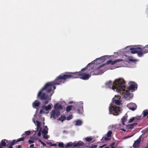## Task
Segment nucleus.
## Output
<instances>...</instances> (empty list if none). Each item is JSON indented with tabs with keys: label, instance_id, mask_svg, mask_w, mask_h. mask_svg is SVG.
<instances>
[{
	"label": "nucleus",
	"instance_id": "nucleus-1",
	"mask_svg": "<svg viewBox=\"0 0 148 148\" xmlns=\"http://www.w3.org/2000/svg\"><path fill=\"white\" fill-rule=\"evenodd\" d=\"M123 67H131L130 66L122 65L116 66L115 65H87L82 69L81 72H86L88 74L81 73V72H71L72 78H80L84 80L88 79L91 75H101L108 70H112L116 68Z\"/></svg>",
	"mask_w": 148,
	"mask_h": 148
},
{
	"label": "nucleus",
	"instance_id": "nucleus-2",
	"mask_svg": "<svg viewBox=\"0 0 148 148\" xmlns=\"http://www.w3.org/2000/svg\"><path fill=\"white\" fill-rule=\"evenodd\" d=\"M125 84V81L123 78H120L116 79L112 84L110 80L107 82L105 86L107 88H111L114 91L120 93L121 95V97L125 100H130L133 97V95L130 92L129 90H126Z\"/></svg>",
	"mask_w": 148,
	"mask_h": 148
},
{
	"label": "nucleus",
	"instance_id": "nucleus-3",
	"mask_svg": "<svg viewBox=\"0 0 148 148\" xmlns=\"http://www.w3.org/2000/svg\"><path fill=\"white\" fill-rule=\"evenodd\" d=\"M72 78L71 74L69 75H64L63 76H59L54 81L51 82L46 84L44 87L40 90L38 93V97H40V94L42 91L46 90L48 92H51L52 88L53 90L56 88L54 85H60L64 82L65 80L67 79ZM54 90H53V91Z\"/></svg>",
	"mask_w": 148,
	"mask_h": 148
},
{
	"label": "nucleus",
	"instance_id": "nucleus-4",
	"mask_svg": "<svg viewBox=\"0 0 148 148\" xmlns=\"http://www.w3.org/2000/svg\"><path fill=\"white\" fill-rule=\"evenodd\" d=\"M120 98L119 95H115V97L112 99V102L110 105L109 108V113L113 114L114 115H118L121 112V109L119 107H116L115 105V103L117 105H120L121 103L120 101Z\"/></svg>",
	"mask_w": 148,
	"mask_h": 148
},
{
	"label": "nucleus",
	"instance_id": "nucleus-5",
	"mask_svg": "<svg viewBox=\"0 0 148 148\" xmlns=\"http://www.w3.org/2000/svg\"><path fill=\"white\" fill-rule=\"evenodd\" d=\"M54 110H53L50 112V114L51 117L55 119L60 115V111L62 109L63 107L61 104L57 103L54 105Z\"/></svg>",
	"mask_w": 148,
	"mask_h": 148
},
{
	"label": "nucleus",
	"instance_id": "nucleus-6",
	"mask_svg": "<svg viewBox=\"0 0 148 148\" xmlns=\"http://www.w3.org/2000/svg\"><path fill=\"white\" fill-rule=\"evenodd\" d=\"M51 91L48 92L47 91L45 90L43 91H42L41 92L40 94V97H38H38L40 98L42 100L47 99L45 101L44 103L45 104H47L51 100V97L53 93L54 92L53 91L52 93H51Z\"/></svg>",
	"mask_w": 148,
	"mask_h": 148
},
{
	"label": "nucleus",
	"instance_id": "nucleus-7",
	"mask_svg": "<svg viewBox=\"0 0 148 148\" xmlns=\"http://www.w3.org/2000/svg\"><path fill=\"white\" fill-rule=\"evenodd\" d=\"M110 56L105 55L97 58L91 62L88 63L87 65H100L105 62L106 60L110 59Z\"/></svg>",
	"mask_w": 148,
	"mask_h": 148
},
{
	"label": "nucleus",
	"instance_id": "nucleus-8",
	"mask_svg": "<svg viewBox=\"0 0 148 148\" xmlns=\"http://www.w3.org/2000/svg\"><path fill=\"white\" fill-rule=\"evenodd\" d=\"M36 114L34 115V117L32 119V121L35 125L37 126V128L36 130L34 131L35 132V134L36 132L38 131V135L39 136H40L41 135V131L42 128L41 127V123L37 121L36 120V121H35V118Z\"/></svg>",
	"mask_w": 148,
	"mask_h": 148
},
{
	"label": "nucleus",
	"instance_id": "nucleus-9",
	"mask_svg": "<svg viewBox=\"0 0 148 148\" xmlns=\"http://www.w3.org/2000/svg\"><path fill=\"white\" fill-rule=\"evenodd\" d=\"M138 49L140 50L138 53V56L139 57H142L143 55L148 52V45H145L143 48L138 47Z\"/></svg>",
	"mask_w": 148,
	"mask_h": 148
},
{
	"label": "nucleus",
	"instance_id": "nucleus-10",
	"mask_svg": "<svg viewBox=\"0 0 148 148\" xmlns=\"http://www.w3.org/2000/svg\"><path fill=\"white\" fill-rule=\"evenodd\" d=\"M83 102L82 101L75 103L76 106L80 107V108L77 110L78 113L79 114H82L83 112Z\"/></svg>",
	"mask_w": 148,
	"mask_h": 148
},
{
	"label": "nucleus",
	"instance_id": "nucleus-11",
	"mask_svg": "<svg viewBox=\"0 0 148 148\" xmlns=\"http://www.w3.org/2000/svg\"><path fill=\"white\" fill-rule=\"evenodd\" d=\"M129 89L133 92L137 89V84L133 82H129Z\"/></svg>",
	"mask_w": 148,
	"mask_h": 148
},
{
	"label": "nucleus",
	"instance_id": "nucleus-12",
	"mask_svg": "<svg viewBox=\"0 0 148 148\" xmlns=\"http://www.w3.org/2000/svg\"><path fill=\"white\" fill-rule=\"evenodd\" d=\"M123 60L120 59H116L113 61L110 60H108L106 63L103 64L101 65H114L117 62H119Z\"/></svg>",
	"mask_w": 148,
	"mask_h": 148
},
{
	"label": "nucleus",
	"instance_id": "nucleus-13",
	"mask_svg": "<svg viewBox=\"0 0 148 148\" xmlns=\"http://www.w3.org/2000/svg\"><path fill=\"white\" fill-rule=\"evenodd\" d=\"M127 106L129 109L132 111L135 110L136 108V104L133 103H131L127 105Z\"/></svg>",
	"mask_w": 148,
	"mask_h": 148
},
{
	"label": "nucleus",
	"instance_id": "nucleus-14",
	"mask_svg": "<svg viewBox=\"0 0 148 148\" xmlns=\"http://www.w3.org/2000/svg\"><path fill=\"white\" fill-rule=\"evenodd\" d=\"M84 143L82 141H79L77 142H74V145H73L74 148L77 147H79L83 145Z\"/></svg>",
	"mask_w": 148,
	"mask_h": 148
},
{
	"label": "nucleus",
	"instance_id": "nucleus-15",
	"mask_svg": "<svg viewBox=\"0 0 148 148\" xmlns=\"http://www.w3.org/2000/svg\"><path fill=\"white\" fill-rule=\"evenodd\" d=\"M40 105V103L38 100H36L32 103V106L34 108H36L38 109Z\"/></svg>",
	"mask_w": 148,
	"mask_h": 148
},
{
	"label": "nucleus",
	"instance_id": "nucleus-16",
	"mask_svg": "<svg viewBox=\"0 0 148 148\" xmlns=\"http://www.w3.org/2000/svg\"><path fill=\"white\" fill-rule=\"evenodd\" d=\"M9 141L6 139H3L1 140L0 144V148H2L3 147L5 146L6 145L7 143H8Z\"/></svg>",
	"mask_w": 148,
	"mask_h": 148
},
{
	"label": "nucleus",
	"instance_id": "nucleus-17",
	"mask_svg": "<svg viewBox=\"0 0 148 148\" xmlns=\"http://www.w3.org/2000/svg\"><path fill=\"white\" fill-rule=\"evenodd\" d=\"M141 136H140L137 140H136L133 144V146L134 147H137L140 142Z\"/></svg>",
	"mask_w": 148,
	"mask_h": 148
},
{
	"label": "nucleus",
	"instance_id": "nucleus-18",
	"mask_svg": "<svg viewBox=\"0 0 148 148\" xmlns=\"http://www.w3.org/2000/svg\"><path fill=\"white\" fill-rule=\"evenodd\" d=\"M52 106V104H50L48 105L47 106H42V109L43 110H45L46 111H47L51 110V108Z\"/></svg>",
	"mask_w": 148,
	"mask_h": 148
},
{
	"label": "nucleus",
	"instance_id": "nucleus-19",
	"mask_svg": "<svg viewBox=\"0 0 148 148\" xmlns=\"http://www.w3.org/2000/svg\"><path fill=\"white\" fill-rule=\"evenodd\" d=\"M74 145V142H70L67 143L66 145H64L65 148H68L69 147H71L73 148H75L73 145Z\"/></svg>",
	"mask_w": 148,
	"mask_h": 148
},
{
	"label": "nucleus",
	"instance_id": "nucleus-20",
	"mask_svg": "<svg viewBox=\"0 0 148 148\" xmlns=\"http://www.w3.org/2000/svg\"><path fill=\"white\" fill-rule=\"evenodd\" d=\"M138 49H138V47L136 48H131L130 49L132 53L133 54L137 53L138 55V52L140 51Z\"/></svg>",
	"mask_w": 148,
	"mask_h": 148
},
{
	"label": "nucleus",
	"instance_id": "nucleus-21",
	"mask_svg": "<svg viewBox=\"0 0 148 148\" xmlns=\"http://www.w3.org/2000/svg\"><path fill=\"white\" fill-rule=\"evenodd\" d=\"M140 118V116L138 117H135L131 118L130 119L129 121V122L130 123H132L133 121H137Z\"/></svg>",
	"mask_w": 148,
	"mask_h": 148
},
{
	"label": "nucleus",
	"instance_id": "nucleus-22",
	"mask_svg": "<svg viewBox=\"0 0 148 148\" xmlns=\"http://www.w3.org/2000/svg\"><path fill=\"white\" fill-rule=\"evenodd\" d=\"M48 128L47 126H45L44 128L42 130V133L43 134H47L48 133Z\"/></svg>",
	"mask_w": 148,
	"mask_h": 148
},
{
	"label": "nucleus",
	"instance_id": "nucleus-23",
	"mask_svg": "<svg viewBox=\"0 0 148 148\" xmlns=\"http://www.w3.org/2000/svg\"><path fill=\"white\" fill-rule=\"evenodd\" d=\"M94 139V138L92 136L88 137L83 139L85 140L86 142H89L92 141Z\"/></svg>",
	"mask_w": 148,
	"mask_h": 148
},
{
	"label": "nucleus",
	"instance_id": "nucleus-24",
	"mask_svg": "<svg viewBox=\"0 0 148 148\" xmlns=\"http://www.w3.org/2000/svg\"><path fill=\"white\" fill-rule=\"evenodd\" d=\"M32 132V131H25V133L22 135V136L23 137L24 135L26 136H28Z\"/></svg>",
	"mask_w": 148,
	"mask_h": 148
},
{
	"label": "nucleus",
	"instance_id": "nucleus-25",
	"mask_svg": "<svg viewBox=\"0 0 148 148\" xmlns=\"http://www.w3.org/2000/svg\"><path fill=\"white\" fill-rule=\"evenodd\" d=\"M137 124V123H135L133 124H130L127 125V127L128 129H132L134 125H136Z\"/></svg>",
	"mask_w": 148,
	"mask_h": 148
},
{
	"label": "nucleus",
	"instance_id": "nucleus-26",
	"mask_svg": "<svg viewBox=\"0 0 148 148\" xmlns=\"http://www.w3.org/2000/svg\"><path fill=\"white\" fill-rule=\"evenodd\" d=\"M75 125H80L82 124V121L80 120H77L75 122Z\"/></svg>",
	"mask_w": 148,
	"mask_h": 148
},
{
	"label": "nucleus",
	"instance_id": "nucleus-27",
	"mask_svg": "<svg viewBox=\"0 0 148 148\" xmlns=\"http://www.w3.org/2000/svg\"><path fill=\"white\" fill-rule=\"evenodd\" d=\"M66 119V116H61L58 120L60 121H61L63 122Z\"/></svg>",
	"mask_w": 148,
	"mask_h": 148
},
{
	"label": "nucleus",
	"instance_id": "nucleus-28",
	"mask_svg": "<svg viewBox=\"0 0 148 148\" xmlns=\"http://www.w3.org/2000/svg\"><path fill=\"white\" fill-rule=\"evenodd\" d=\"M144 117L148 115V110H145L143 112Z\"/></svg>",
	"mask_w": 148,
	"mask_h": 148
},
{
	"label": "nucleus",
	"instance_id": "nucleus-29",
	"mask_svg": "<svg viewBox=\"0 0 148 148\" xmlns=\"http://www.w3.org/2000/svg\"><path fill=\"white\" fill-rule=\"evenodd\" d=\"M72 106H69L67 107L66 108V111L68 112H69L71 109Z\"/></svg>",
	"mask_w": 148,
	"mask_h": 148
},
{
	"label": "nucleus",
	"instance_id": "nucleus-30",
	"mask_svg": "<svg viewBox=\"0 0 148 148\" xmlns=\"http://www.w3.org/2000/svg\"><path fill=\"white\" fill-rule=\"evenodd\" d=\"M126 121V118L125 116H123L121 119V123L122 124L125 125V122Z\"/></svg>",
	"mask_w": 148,
	"mask_h": 148
},
{
	"label": "nucleus",
	"instance_id": "nucleus-31",
	"mask_svg": "<svg viewBox=\"0 0 148 148\" xmlns=\"http://www.w3.org/2000/svg\"><path fill=\"white\" fill-rule=\"evenodd\" d=\"M9 142L10 141H9ZM16 140H13L12 142H9L8 143H9V144H10L11 145H12V146L14 145L15 143H16Z\"/></svg>",
	"mask_w": 148,
	"mask_h": 148
},
{
	"label": "nucleus",
	"instance_id": "nucleus-32",
	"mask_svg": "<svg viewBox=\"0 0 148 148\" xmlns=\"http://www.w3.org/2000/svg\"><path fill=\"white\" fill-rule=\"evenodd\" d=\"M112 134V132L111 131H108V133L106 134V136L108 137H110L111 136Z\"/></svg>",
	"mask_w": 148,
	"mask_h": 148
},
{
	"label": "nucleus",
	"instance_id": "nucleus-33",
	"mask_svg": "<svg viewBox=\"0 0 148 148\" xmlns=\"http://www.w3.org/2000/svg\"><path fill=\"white\" fill-rule=\"evenodd\" d=\"M103 140H104L106 141H108L110 140V138L109 137H103L102 139Z\"/></svg>",
	"mask_w": 148,
	"mask_h": 148
},
{
	"label": "nucleus",
	"instance_id": "nucleus-34",
	"mask_svg": "<svg viewBox=\"0 0 148 148\" xmlns=\"http://www.w3.org/2000/svg\"><path fill=\"white\" fill-rule=\"evenodd\" d=\"M24 138H25L23 137L20 138H19L16 141L17 142H18L19 141H23L24 140Z\"/></svg>",
	"mask_w": 148,
	"mask_h": 148
},
{
	"label": "nucleus",
	"instance_id": "nucleus-35",
	"mask_svg": "<svg viewBox=\"0 0 148 148\" xmlns=\"http://www.w3.org/2000/svg\"><path fill=\"white\" fill-rule=\"evenodd\" d=\"M58 146L61 147H64L63 143L62 142L59 143Z\"/></svg>",
	"mask_w": 148,
	"mask_h": 148
},
{
	"label": "nucleus",
	"instance_id": "nucleus-36",
	"mask_svg": "<svg viewBox=\"0 0 148 148\" xmlns=\"http://www.w3.org/2000/svg\"><path fill=\"white\" fill-rule=\"evenodd\" d=\"M129 60L131 62H136L138 61V60L136 59H129Z\"/></svg>",
	"mask_w": 148,
	"mask_h": 148
},
{
	"label": "nucleus",
	"instance_id": "nucleus-37",
	"mask_svg": "<svg viewBox=\"0 0 148 148\" xmlns=\"http://www.w3.org/2000/svg\"><path fill=\"white\" fill-rule=\"evenodd\" d=\"M72 118V115H69V116H68L67 118L66 119L68 120H70V119H71Z\"/></svg>",
	"mask_w": 148,
	"mask_h": 148
},
{
	"label": "nucleus",
	"instance_id": "nucleus-38",
	"mask_svg": "<svg viewBox=\"0 0 148 148\" xmlns=\"http://www.w3.org/2000/svg\"><path fill=\"white\" fill-rule=\"evenodd\" d=\"M97 146L96 145H92L89 147L90 148H97Z\"/></svg>",
	"mask_w": 148,
	"mask_h": 148
},
{
	"label": "nucleus",
	"instance_id": "nucleus-39",
	"mask_svg": "<svg viewBox=\"0 0 148 148\" xmlns=\"http://www.w3.org/2000/svg\"><path fill=\"white\" fill-rule=\"evenodd\" d=\"M43 136L44 138L46 139H48V135L47 134H44Z\"/></svg>",
	"mask_w": 148,
	"mask_h": 148
},
{
	"label": "nucleus",
	"instance_id": "nucleus-40",
	"mask_svg": "<svg viewBox=\"0 0 148 148\" xmlns=\"http://www.w3.org/2000/svg\"><path fill=\"white\" fill-rule=\"evenodd\" d=\"M29 144H31L32 143H33L34 142V140H29Z\"/></svg>",
	"mask_w": 148,
	"mask_h": 148
},
{
	"label": "nucleus",
	"instance_id": "nucleus-41",
	"mask_svg": "<svg viewBox=\"0 0 148 148\" xmlns=\"http://www.w3.org/2000/svg\"><path fill=\"white\" fill-rule=\"evenodd\" d=\"M133 136L132 135L131 136H125L124 137H123V138L124 139H125L128 138H130V137H132Z\"/></svg>",
	"mask_w": 148,
	"mask_h": 148
},
{
	"label": "nucleus",
	"instance_id": "nucleus-42",
	"mask_svg": "<svg viewBox=\"0 0 148 148\" xmlns=\"http://www.w3.org/2000/svg\"><path fill=\"white\" fill-rule=\"evenodd\" d=\"M48 144H49L51 146H56L57 145L56 144H49V143H48Z\"/></svg>",
	"mask_w": 148,
	"mask_h": 148
},
{
	"label": "nucleus",
	"instance_id": "nucleus-43",
	"mask_svg": "<svg viewBox=\"0 0 148 148\" xmlns=\"http://www.w3.org/2000/svg\"><path fill=\"white\" fill-rule=\"evenodd\" d=\"M8 143V148H12V145H11L10 144H9V143Z\"/></svg>",
	"mask_w": 148,
	"mask_h": 148
},
{
	"label": "nucleus",
	"instance_id": "nucleus-44",
	"mask_svg": "<svg viewBox=\"0 0 148 148\" xmlns=\"http://www.w3.org/2000/svg\"><path fill=\"white\" fill-rule=\"evenodd\" d=\"M41 143L44 146H46V145L45 144V143H43V142H41Z\"/></svg>",
	"mask_w": 148,
	"mask_h": 148
},
{
	"label": "nucleus",
	"instance_id": "nucleus-45",
	"mask_svg": "<svg viewBox=\"0 0 148 148\" xmlns=\"http://www.w3.org/2000/svg\"><path fill=\"white\" fill-rule=\"evenodd\" d=\"M44 113V111H43V110H41L40 111V114H42L43 113Z\"/></svg>",
	"mask_w": 148,
	"mask_h": 148
},
{
	"label": "nucleus",
	"instance_id": "nucleus-46",
	"mask_svg": "<svg viewBox=\"0 0 148 148\" xmlns=\"http://www.w3.org/2000/svg\"><path fill=\"white\" fill-rule=\"evenodd\" d=\"M121 130L123 131L124 132H125L126 131V130L125 129H121Z\"/></svg>",
	"mask_w": 148,
	"mask_h": 148
},
{
	"label": "nucleus",
	"instance_id": "nucleus-47",
	"mask_svg": "<svg viewBox=\"0 0 148 148\" xmlns=\"http://www.w3.org/2000/svg\"><path fill=\"white\" fill-rule=\"evenodd\" d=\"M114 143H112L110 145V146L112 147H113L112 146L113 145H114Z\"/></svg>",
	"mask_w": 148,
	"mask_h": 148
},
{
	"label": "nucleus",
	"instance_id": "nucleus-48",
	"mask_svg": "<svg viewBox=\"0 0 148 148\" xmlns=\"http://www.w3.org/2000/svg\"><path fill=\"white\" fill-rule=\"evenodd\" d=\"M34 146V145H33V144L32 145L30 146V147H33Z\"/></svg>",
	"mask_w": 148,
	"mask_h": 148
},
{
	"label": "nucleus",
	"instance_id": "nucleus-49",
	"mask_svg": "<svg viewBox=\"0 0 148 148\" xmlns=\"http://www.w3.org/2000/svg\"><path fill=\"white\" fill-rule=\"evenodd\" d=\"M104 146H105V145H102V146H100V148H103V147Z\"/></svg>",
	"mask_w": 148,
	"mask_h": 148
},
{
	"label": "nucleus",
	"instance_id": "nucleus-50",
	"mask_svg": "<svg viewBox=\"0 0 148 148\" xmlns=\"http://www.w3.org/2000/svg\"><path fill=\"white\" fill-rule=\"evenodd\" d=\"M73 103V101H70L69 102V104H71Z\"/></svg>",
	"mask_w": 148,
	"mask_h": 148
},
{
	"label": "nucleus",
	"instance_id": "nucleus-51",
	"mask_svg": "<svg viewBox=\"0 0 148 148\" xmlns=\"http://www.w3.org/2000/svg\"><path fill=\"white\" fill-rule=\"evenodd\" d=\"M21 147V145H19L18 147V148H20Z\"/></svg>",
	"mask_w": 148,
	"mask_h": 148
},
{
	"label": "nucleus",
	"instance_id": "nucleus-52",
	"mask_svg": "<svg viewBox=\"0 0 148 148\" xmlns=\"http://www.w3.org/2000/svg\"><path fill=\"white\" fill-rule=\"evenodd\" d=\"M39 141L41 143V142H42V141L41 140H40V139H39Z\"/></svg>",
	"mask_w": 148,
	"mask_h": 148
},
{
	"label": "nucleus",
	"instance_id": "nucleus-53",
	"mask_svg": "<svg viewBox=\"0 0 148 148\" xmlns=\"http://www.w3.org/2000/svg\"><path fill=\"white\" fill-rule=\"evenodd\" d=\"M66 132V131L65 130H64L63 131V133H65Z\"/></svg>",
	"mask_w": 148,
	"mask_h": 148
},
{
	"label": "nucleus",
	"instance_id": "nucleus-54",
	"mask_svg": "<svg viewBox=\"0 0 148 148\" xmlns=\"http://www.w3.org/2000/svg\"><path fill=\"white\" fill-rule=\"evenodd\" d=\"M104 148H110L108 147H105Z\"/></svg>",
	"mask_w": 148,
	"mask_h": 148
},
{
	"label": "nucleus",
	"instance_id": "nucleus-55",
	"mask_svg": "<svg viewBox=\"0 0 148 148\" xmlns=\"http://www.w3.org/2000/svg\"><path fill=\"white\" fill-rule=\"evenodd\" d=\"M145 148H148V146H147V147H145Z\"/></svg>",
	"mask_w": 148,
	"mask_h": 148
},
{
	"label": "nucleus",
	"instance_id": "nucleus-56",
	"mask_svg": "<svg viewBox=\"0 0 148 148\" xmlns=\"http://www.w3.org/2000/svg\"><path fill=\"white\" fill-rule=\"evenodd\" d=\"M111 148H115V147H111Z\"/></svg>",
	"mask_w": 148,
	"mask_h": 148
},
{
	"label": "nucleus",
	"instance_id": "nucleus-57",
	"mask_svg": "<svg viewBox=\"0 0 148 148\" xmlns=\"http://www.w3.org/2000/svg\"><path fill=\"white\" fill-rule=\"evenodd\" d=\"M118 148H123V147H119Z\"/></svg>",
	"mask_w": 148,
	"mask_h": 148
},
{
	"label": "nucleus",
	"instance_id": "nucleus-58",
	"mask_svg": "<svg viewBox=\"0 0 148 148\" xmlns=\"http://www.w3.org/2000/svg\"><path fill=\"white\" fill-rule=\"evenodd\" d=\"M44 124H45V123H43V125H44Z\"/></svg>",
	"mask_w": 148,
	"mask_h": 148
}]
</instances>
